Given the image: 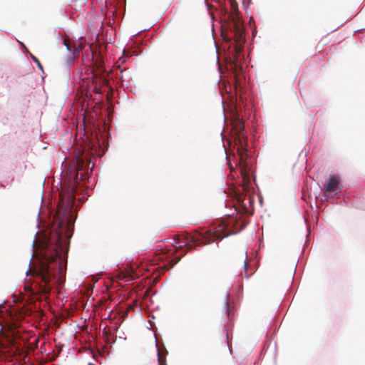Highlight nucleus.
Segmentation results:
<instances>
[{
  "instance_id": "1",
  "label": "nucleus",
  "mask_w": 365,
  "mask_h": 365,
  "mask_svg": "<svg viewBox=\"0 0 365 365\" xmlns=\"http://www.w3.org/2000/svg\"><path fill=\"white\" fill-rule=\"evenodd\" d=\"M84 158L80 151L75 154L63 179L56 212L58 227L51 231L45 246L38 256L33 259L31 266L26 271L33 282L29 289L31 294L48 295L57 282L56 274L61 269V255L63 250L62 237L71 225V212L73 209L78 185L85 179Z\"/></svg>"
},
{
  "instance_id": "2",
  "label": "nucleus",
  "mask_w": 365,
  "mask_h": 365,
  "mask_svg": "<svg viewBox=\"0 0 365 365\" xmlns=\"http://www.w3.org/2000/svg\"><path fill=\"white\" fill-rule=\"evenodd\" d=\"M240 173L242 176V195L237 198L238 203L237 210L238 217L229 216L220 221L217 226L210 229L198 237L189 234L179 235L175 239V242L180 247L187 246L189 242H199L207 245L215 240H221L232 234L241 231L249 224L250 208L251 207V192H250V171L251 167L247 156L240 154Z\"/></svg>"
},
{
  "instance_id": "3",
  "label": "nucleus",
  "mask_w": 365,
  "mask_h": 365,
  "mask_svg": "<svg viewBox=\"0 0 365 365\" xmlns=\"http://www.w3.org/2000/svg\"><path fill=\"white\" fill-rule=\"evenodd\" d=\"M63 44L68 51L73 52L74 58H77L79 56L80 51L85 46V43L83 41H78L76 43H73L71 46V41L68 38H66L63 40Z\"/></svg>"
},
{
  "instance_id": "4",
  "label": "nucleus",
  "mask_w": 365,
  "mask_h": 365,
  "mask_svg": "<svg viewBox=\"0 0 365 365\" xmlns=\"http://www.w3.org/2000/svg\"><path fill=\"white\" fill-rule=\"evenodd\" d=\"M339 184V180L336 175L330 176L325 182L324 192H331L336 190Z\"/></svg>"
},
{
  "instance_id": "5",
  "label": "nucleus",
  "mask_w": 365,
  "mask_h": 365,
  "mask_svg": "<svg viewBox=\"0 0 365 365\" xmlns=\"http://www.w3.org/2000/svg\"><path fill=\"white\" fill-rule=\"evenodd\" d=\"M166 353H167L166 351H163V350L158 349V365H167L166 364V357H165Z\"/></svg>"
},
{
  "instance_id": "6",
  "label": "nucleus",
  "mask_w": 365,
  "mask_h": 365,
  "mask_svg": "<svg viewBox=\"0 0 365 365\" xmlns=\"http://www.w3.org/2000/svg\"><path fill=\"white\" fill-rule=\"evenodd\" d=\"M249 262H250V260H248L247 252L246 251L245 253V259L243 261V264H244L245 272H247V267L249 266Z\"/></svg>"
},
{
  "instance_id": "7",
  "label": "nucleus",
  "mask_w": 365,
  "mask_h": 365,
  "mask_svg": "<svg viewBox=\"0 0 365 365\" xmlns=\"http://www.w3.org/2000/svg\"><path fill=\"white\" fill-rule=\"evenodd\" d=\"M32 58H33V60L36 62V63H37V65H38V68H41V69H42V68H43V67H42V66H41V64L40 61H38V59L36 57H35L34 56H32Z\"/></svg>"
},
{
  "instance_id": "8",
  "label": "nucleus",
  "mask_w": 365,
  "mask_h": 365,
  "mask_svg": "<svg viewBox=\"0 0 365 365\" xmlns=\"http://www.w3.org/2000/svg\"><path fill=\"white\" fill-rule=\"evenodd\" d=\"M248 24H251V17L250 18L249 21H248Z\"/></svg>"
},
{
  "instance_id": "9",
  "label": "nucleus",
  "mask_w": 365,
  "mask_h": 365,
  "mask_svg": "<svg viewBox=\"0 0 365 365\" xmlns=\"http://www.w3.org/2000/svg\"><path fill=\"white\" fill-rule=\"evenodd\" d=\"M252 38L255 37V34H254V31H252Z\"/></svg>"
},
{
  "instance_id": "10",
  "label": "nucleus",
  "mask_w": 365,
  "mask_h": 365,
  "mask_svg": "<svg viewBox=\"0 0 365 365\" xmlns=\"http://www.w3.org/2000/svg\"><path fill=\"white\" fill-rule=\"evenodd\" d=\"M94 58L93 53L92 52V58Z\"/></svg>"
}]
</instances>
